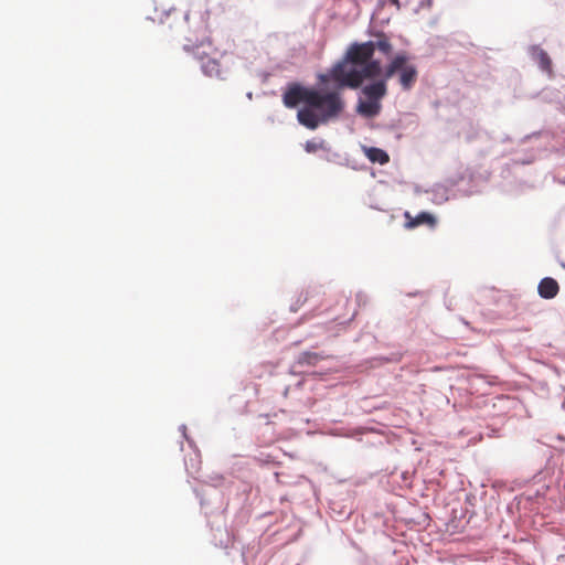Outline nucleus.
<instances>
[{
  "mask_svg": "<svg viewBox=\"0 0 565 565\" xmlns=\"http://www.w3.org/2000/svg\"><path fill=\"white\" fill-rule=\"evenodd\" d=\"M305 150L308 153H317L327 150V142L321 138H313L306 142Z\"/></svg>",
  "mask_w": 565,
  "mask_h": 565,
  "instance_id": "nucleus-14",
  "label": "nucleus"
},
{
  "mask_svg": "<svg viewBox=\"0 0 565 565\" xmlns=\"http://www.w3.org/2000/svg\"><path fill=\"white\" fill-rule=\"evenodd\" d=\"M298 308H299V301H297V303H294L290 306V310L294 312H296L298 310Z\"/></svg>",
  "mask_w": 565,
  "mask_h": 565,
  "instance_id": "nucleus-20",
  "label": "nucleus"
},
{
  "mask_svg": "<svg viewBox=\"0 0 565 565\" xmlns=\"http://www.w3.org/2000/svg\"><path fill=\"white\" fill-rule=\"evenodd\" d=\"M301 384H302V382L298 381L297 384H296V387H299Z\"/></svg>",
  "mask_w": 565,
  "mask_h": 565,
  "instance_id": "nucleus-25",
  "label": "nucleus"
},
{
  "mask_svg": "<svg viewBox=\"0 0 565 565\" xmlns=\"http://www.w3.org/2000/svg\"><path fill=\"white\" fill-rule=\"evenodd\" d=\"M391 3L397 8V10L401 8L399 0H379V6L383 7L386 3Z\"/></svg>",
  "mask_w": 565,
  "mask_h": 565,
  "instance_id": "nucleus-17",
  "label": "nucleus"
},
{
  "mask_svg": "<svg viewBox=\"0 0 565 565\" xmlns=\"http://www.w3.org/2000/svg\"><path fill=\"white\" fill-rule=\"evenodd\" d=\"M326 359V355H323L321 352H311V351H305L301 352L296 360V365L302 366V365H317V363L321 360Z\"/></svg>",
  "mask_w": 565,
  "mask_h": 565,
  "instance_id": "nucleus-12",
  "label": "nucleus"
},
{
  "mask_svg": "<svg viewBox=\"0 0 565 565\" xmlns=\"http://www.w3.org/2000/svg\"><path fill=\"white\" fill-rule=\"evenodd\" d=\"M558 282L552 277L541 279L537 286V292L543 299H553L558 294Z\"/></svg>",
  "mask_w": 565,
  "mask_h": 565,
  "instance_id": "nucleus-8",
  "label": "nucleus"
},
{
  "mask_svg": "<svg viewBox=\"0 0 565 565\" xmlns=\"http://www.w3.org/2000/svg\"><path fill=\"white\" fill-rule=\"evenodd\" d=\"M529 54L531 58L537 63L541 71L552 73V61L540 45H531L529 47Z\"/></svg>",
  "mask_w": 565,
  "mask_h": 565,
  "instance_id": "nucleus-7",
  "label": "nucleus"
},
{
  "mask_svg": "<svg viewBox=\"0 0 565 565\" xmlns=\"http://www.w3.org/2000/svg\"><path fill=\"white\" fill-rule=\"evenodd\" d=\"M319 157L327 161H333L337 158H339V154L335 152H332L330 147L327 145V150H322Z\"/></svg>",
  "mask_w": 565,
  "mask_h": 565,
  "instance_id": "nucleus-15",
  "label": "nucleus"
},
{
  "mask_svg": "<svg viewBox=\"0 0 565 565\" xmlns=\"http://www.w3.org/2000/svg\"><path fill=\"white\" fill-rule=\"evenodd\" d=\"M522 164H525V163H530L532 162V160H526V161H520Z\"/></svg>",
  "mask_w": 565,
  "mask_h": 565,
  "instance_id": "nucleus-24",
  "label": "nucleus"
},
{
  "mask_svg": "<svg viewBox=\"0 0 565 565\" xmlns=\"http://www.w3.org/2000/svg\"><path fill=\"white\" fill-rule=\"evenodd\" d=\"M363 151L366 158L373 163L385 164L390 161L388 153L381 148L363 146Z\"/></svg>",
  "mask_w": 565,
  "mask_h": 565,
  "instance_id": "nucleus-11",
  "label": "nucleus"
},
{
  "mask_svg": "<svg viewBox=\"0 0 565 565\" xmlns=\"http://www.w3.org/2000/svg\"><path fill=\"white\" fill-rule=\"evenodd\" d=\"M201 70L206 76H216L220 77V64L215 58H207L202 63Z\"/></svg>",
  "mask_w": 565,
  "mask_h": 565,
  "instance_id": "nucleus-13",
  "label": "nucleus"
},
{
  "mask_svg": "<svg viewBox=\"0 0 565 565\" xmlns=\"http://www.w3.org/2000/svg\"><path fill=\"white\" fill-rule=\"evenodd\" d=\"M415 192L427 193L430 195V201L435 204H443L449 200L450 189L441 183L434 184L429 190H422L420 186L415 188Z\"/></svg>",
  "mask_w": 565,
  "mask_h": 565,
  "instance_id": "nucleus-6",
  "label": "nucleus"
},
{
  "mask_svg": "<svg viewBox=\"0 0 565 565\" xmlns=\"http://www.w3.org/2000/svg\"><path fill=\"white\" fill-rule=\"evenodd\" d=\"M375 49L385 56H390L393 46L384 33H380L374 41L353 43L344 56L326 73L319 74V81L335 89L361 87L365 79H374L382 74V63L374 58Z\"/></svg>",
  "mask_w": 565,
  "mask_h": 565,
  "instance_id": "nucleus-1",
  "label": "nucleus"
},
{
  "mask_svg": "<svg viewBox=\"0 0 565 565\" xmlns=\"http://www.w3.org/2000/svg\"><path fill=\"white\" fill-rule=\"evenodd\" d=\"M355 317V311L351 315L350 318H348L345 321H343V323H349L350 321L353 320V318ZM342 324V322H340Z\"/></svg>",
  "mask_w": 565,
  "mask_h": 565,
  "instance_id": "nucleus-21",
  "label": "nucleus"
},
{
  "mask_svg": "<svg viewBox=\"0 0 565 565\" xmlns=\"http://www.w3.org/2000/svg\"><path fill=\"white\" fill-rule=\"evenodd\" d=\"M344 108V103L338 92H322L312 88L308 104L297 113L300 125L315 130L320 125L337 118Z\"/></svg>",
  "mask_w": 565,
  "mask_h": 565,
  "instance_id": "nucleus-2",
  "label": "nucleus"
},
{
  "mask_svg": "<svg viewBox=\"0 0 565 565\" xmlns=\"http://www.w3.org/2000/svg\"><path fill=\"white\" fill-rule=\"evenodd\" d=\"M312 88H308L299 83H289L282 95V103L287 108H295L300 103L308 104Z\"/></svg>",
  "mask_w": 565,
  "mask_h": 565,
  "instance_id": "nucleus-4",
  "label": "nucleus"
},
{
  "mask_svg": "<svg viewBox=\"0 0 565 565\" xmlns=\"http://www.w3.org/2000/svg\"><path fill=\"white\" fill-rule=\"evenodd\" d=\"M381 103L359 98L356 113L365 118H374L381 111Z\"/></svg>",
  "mask_w": 565,
  "mask_h": 565,
  "instance_id": "nucleus-9",
  "label": "nucleus"
},
{
  "mask_svg": "<svg viewBox=\"0 0 565 565\" xmlns=\"http://www.w3.org/2000/svg\"><path fill=\"white\" fill-rule=\"evenodd\" d=\"M170 10H163L160 14H154V15H148L147 19L156 22L158 21L159 23H163L164 19L169 15L170 13Z\"/></svg>",
  "mask_w": 565,
  "mask_h": 565,
  "instance_id": "nucleus-16",
  "label": "nucleus"
},
{
  "mask_svg": "<svg viewBox=\"0 0 565 565\" xmlns=\"http://www.w3.org/2000/svg\"><path fill=\"white\" fill-rule=\"evenodd\" d=\"M408 55L405 52H399L393 56L390 63L383 68V74L386 79H390L396 73L399 74L398 83L403 90H411L418 76V71L415 65L407 64Z\"/></svg>",
  "mask_w": 565,
  "mask_h": 565,
  "instance_id": "nucleus-3",
  "label": "nucleus"
},
{
  "mask_svg": "<svg viewBox=\"0 0 565 565\" xmlns=\"http://www.w3.org/2000/svg\"><path fill=\"white\" fill-rule=\"evenodd\" d=\"M433 6V0H420L419 1V9H424V8H430Z\"/></svg>",
  "mask_w": 565,
  "mask_h": 565,
  "instance_id": "nucleus-18",
  "label": "nucleus"
},
{
  "mask_svg": "<svg viewBox=\"0 0 565 565\" xmlns=\"http://www.w3.org/2000/svg\"><path fill=\"white\" fill-rule=\"evenodd\" d=\"M563 408L565 409V399H564V403H563Z\"/></svg>",
  "mask_w": 565,
  "mask_h": 565,
  "instance_id": "nucleus-26",
  "label": "nucleus"
},
{
  "mask_svg": "<svg viewBox=\"0 0 565 565\" xmlns=\"http://www.w3.org/2000/svg\"><path fill=\"white\" fill-rule=\"evenodd\" d=\"M356 301H358L359 306H361L362 303H365L366 302V296L363 292H358L356 294Z\"/></svg>",
  "mask_w": 565,
  "mask_h": 565,
  "instance_id": "nucleus-19",
  "label": "nucleus"
},
{
  "mask_svg": "<svg viewBox=\"0 0 565 565\" xmlns=\"http://www.w3.org/2000/svg\"><path fill=\"white\" fill-rule=\"evenodd\" d=\"M246 97H247L248 99H252V98H253V93H252V92H248V93L246 94Z\"/></svg>",
  "mask_w": 565,
  "mask_h": 565,
  "instance_id": "nucleus-22",
  "label": "nucleus"
},
{
  "mask_svg": "<svg viewBox=\"0 0 565 565\" xmlns=\"http://www.w3.org/2000/svg\"><path fill=\"white\" fill-rule=\"evenodd\" d=\"M405 217L407 218L405 223L407 228H414L422 224H428L430 226L436 224V217L428 212H420L415 217H412L409 212H405Z\"/></svg>",
  "mask_w": 565,
  "mask_h": 565,
  "instance_id": "nucleus-10",
  "label": "nucleus"
},
{
  "mask_svg": "<svg viewBox=\"0 0 565 565\" xmlns=\"http://www.w3.org/2000/svg\"><path fill=\"white\" fill-rule=\"evenodd\" d=\"M189 15H190V14H189V12H186V13L184 14V20H185V21H188V20H189Z\"/></svg>",
  "mask_w": 565,
  "mask_h": 565,
  "instance_id": "nucleus-23",
  "label": "nucleus"
},
{
  "mask_svg": "<svg viewBox=\"0 0 565 565\" xmlns=\"http://www.w3.org/2000/svg\"><path fill=\"white\" fill-rule=\"evenodd\" d=\"M370 84L363 86L361 88V94L365 97L367 100H373L376 103H381V99L386 95L387 93V86L384 74L382 73L379 77L372 79Z\"/></svg>",
  "mask_w": 565,
  "mask_h": 565,
  "instance_id": "nucleus-5",
  "label": "nucleus"
}]
</instances>
